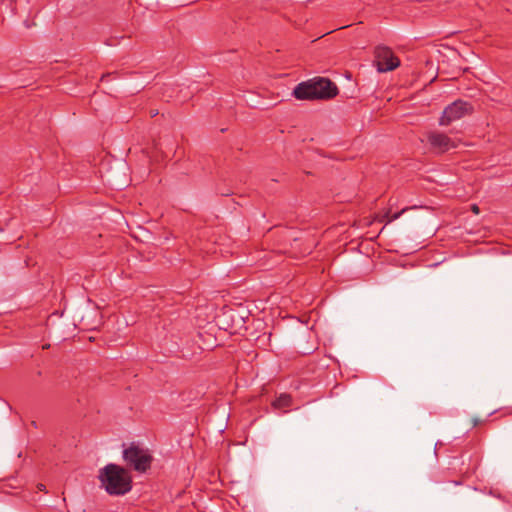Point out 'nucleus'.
I'll return each mask as SVG.
<instances>
[{"label": "nucleus", "mask_w": 512, "mask_h": 512, "mask_svg": "<svg viewBox=\"0 0 512 512\" xmlns=\"http://www.w3.org/2000/svg\"><path fill=\"white\" fill-rule=\"evenodd\" d=\"M100 486L109 495H124L132 488V479L129 472L116 464H107L98 473Z\"/></svg>", "instance_id": "obj_1"}, {"label": "nucleus", "mask_w": 512, "mask_h": 512, "mask_svg": "<svg viewBox=\"0 0 512 512\" xmlns=\"http://www.w3.org/2000/svg\"><path fill=\"white\" fill-rule=\"evenodd\" d=\"M125 462L138 472H145L150 468L152 456L147 449L131 444L123 451Z\"/></svg>", "instance_id": "obj_2"}, {"label": "nucleus", "mask_w": 512, "mask_h": 512, "mask_svg": "<svg viewBox=\"0 0 512 512\" xmlns=\"http://www.w3.org/2000/svg\"><path fill=\"white\" fill-rule=\"evenodd\" d=\"M472 107L469 103L457 100L450 105H448L439 119V124L441 126H448L452 122L460 120L464 116L471 113Z\"/></svg>", "instance_id": "obj_3"}, {"label": "nucleus", "mask_w": 512, "mask_h": 512, "mask_svg": "<svg viewBox=\"0 0 512 512\" xmlns=\"http://www.w3.org/2000/svg\"><path fill=\"white\" fill-rule=\"evenodd\" d=\"M375 63L379 72H388L400 65V60L387 46H377L374 51Z\"/></svg>", "instance_id": "obj_4"}, {"label": "nucleus", "mask_w": 512, "mask_h": 512, "mask_svg": "<svg viewBox=\"0 0 512 512\" xmlns=\"http://www.w3.org/2000/svg\"><path fill=\"white\" fill-rule=\"evenodd\" d=\"M428 142L432 148L439 152H447L450 149L456 148L458 146V141L456 139H452L440 132L429 133Z\"/></svg>", "instance_id": "obj_5"}, {"label": "nucleus", "mask_w": 512, "mask_h": 512, "mask_svg": "<svg viewBox=\"0 0 512 512\" xmlns=\"http://www.w3.org/2000/svg\"><path fill=\"white\" fill-rule=\"evenodd\" d=\"M315 86L318 99H329L337 95V86L327 78H314L310 80Z\"/></svg>", "instance_id": "obj_6"}, {"label": "nucleus", "mask_w": 512, "mask_h": 512, "mask_svg": "<svg viewBox=\"0 0 512 512\" xmlns=\"http://www.w3.org/2000/svg\"><path fill=\"white\" fill-rule=\"evenodd\" d=\"M295 98L299 100H315L318 99L315 86L312 85L311 81L299 83L293 91Z\"/></svg>", "instance_id": "obj_7"}, {"label": "nucleus", "mask_w": 512, "mask_h": 512, "mask_svg": "<svg viewBox=\"0 0 512 512\" xmlns=\"http://www.w3.org/2000/svg\"><path fill=\"white\" fill-rule=\"evenodd\" d=\"M291 403H292V398L290 395L288 394H281L279 397H277L273 403H272V406L275 408V409H285V408H288L291 406Z\"/></svg>", "instance_id": "obj_8"}, {"label": "nucleus", "mask_w": 512, "mask_h": 512, "mask_svg": "<svg viewBox=\"0 0 512 512\" xmlns=\"http://www.w3.org/2000/svg\"><path fill=\"white\" fill-rule=\"evenodd\" d=\"M406 210H407V209H406V208H404V209H402L400 212L393 214L392 216H390V217H389L388 222H392V221H394V220L398 219V218L400 217V215H401V214H403Z\"/></svg>", "instance_id": "obj_9"}, {"label": "nucleus", "mask_w": 512, "mask_h": 512, "mask_svg": "<svg viewBox=\"0 0 512 512\" xmlns=\"http://www.w3.org/2000/svg\"><path fill=\"white\" fill-rule=\"evenodd\" d=\"M472 211L475 213V214H478L479 213V208L477 205H473L472 206Z\"/></svg>", "instance_id": "obj_10"}, {"label": "nucleus", "mask_w": 512, "mask_h": 512, "mask_svg": "<svg viewBox=\"0 0 512 512\" xmlns=\"http://www.w3.org/2000/svg\"><path fill=\"white\" fill-rule=\"evenodd\" d=\"M37 487H38V489H39L40 491H45V485H43V484H38V486H37Z\"/></svg>", "instance_id": "obj_11"}]
</instances>
